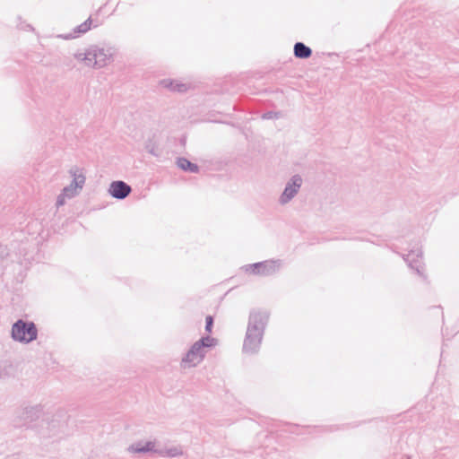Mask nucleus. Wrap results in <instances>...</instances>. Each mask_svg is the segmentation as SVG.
I'll return each mask as SVG.
<instances>
[{"mask_svg": "<svg viewBox=\"0 0 459 459\" xmlns=\"http://www.w3.org/2000/svg\"><path fill=\"white\" fill-rule=\"evenodd\" d=\"M303 185V178L300 175H292L285 183L284 188L278 197V204L281 206L289 204L299 193Z\"/></svg>", "mask_w": 459, "mask_h": 459, "instance_id": "nucleus-6", "label": "nucleus"}, {"mask_svg": "<svg viewBox=\"0 0 459 459\" xmlns=\"http://www.w3.org/2000/svg\"><path fill=\"white\" fill-rule=\"evenodd\" d=\"M69 183L64 186L56 196V206H64L67 201L74 199L83 191L87 181V170L84 167L74 164L68 168Z\"/></svg>", "mask_w": 459, "mask_h": 459, "instance_id": "nucleus-2", "label": "nucleus"}, {"mask_svg": "<svg viewBox=\"0 0 459 459\" xmlns=\"http://www.w3.org/2000/svg\"><path fill=\"white\" fill-rule=\"evenodd\" d=\"M177 164L180 169H182L183 170H186V171L194 172V171H196V169H197V167L195 165L192 164L189 160H187L186 159H183V158L178 159Z\"/></svg>", "mask_w": 459, "mask_h": 459, "instance_id": "nucleus-15", "label": "nucleus"}, {"mask_svg": "<svg viewBox=\"0 0 459 459\" xmlns=\"http://www.w3.org/2000/svg\"><path fill=\"white\" fill-rule=\"evenodd\" d=\"M282 264L280 260H267L252 264H247L242 267L247 274L267 276L278 272Z\"/></svg>", "mask_w": 459, "mask_h": 459, "instance_id": "nucleus-7", "label": "nucleus"}, {"mask_svg": "<svg viewBox=\"0 0 459 459\" xmlns=\"http://www.w3.org/2000/svg\"><path fill=\"white\" fill-rule=\"evenodd\" d=\"M421 251L420 250H412L407 255V262L409 265L415 269L419 273H422L423 266L421 264Z\"/></svg>", "mask_w": 459, "mask_h": 459, "instance_id": "nucleus-12", "label": "nucleus"}, {"mask_svg": "<svg viewBox=\"0 0 459 459\" xmlns=\"http://www.w3.org/2000/svg\"><path fill=\"white\" fill-rule=\"evenodd\" d=\"M158 455L167 458H178L185 455V450L178 445H169L164 447L160 445Z\"/></svg>", "mask_w": 459, "mask_h": 459, "instance_id": "nucleus-11", "label": "nucleus"}, {"mask_svg": "<svg viewBox=\"0 0 459 459\" xmlns=\"http://www.w3.org/2000/svg\"><path fill=\"white\" fill-rule=\"evenodd\" d=\"M3 378V370L2 368H0V380Z\"/></svg>", "mask_w": 459, "mask_h": 459, "instance_id": "nucleus-17", "label": "nucleus"}, {"mask_svg": "<svg viewBox=\"0 0 459 459\" xmlns=\"http://www.w3.org/2000/svg\"><path fill=\"white\" fill-rule=\"evenodd\" d=\"M39 331L32 321L18 319L10 329V337L14 342L27 345L36 341Z\"/></svg>", "mask_w": 459, "mask_h": 459, "instance_id": "nucleus-5", "label": "nucleus"}, {"mask_svg": "<svg viewBox=\"0 0 459 459\" xmlns=\"http://www.w3.org/2000/svg\"><path fill=\"white\" fill-rule=\"evenodd\" d=\"M205 323H206V325H205V330H206L207 332H209V333H210V332L212 331V324H213L212 317V316H208L206 317V319H205Z\"/></svg>", "mask_w": 459, "mask_h": 459, "instance_id": "nucleus-16", "label": "nucleus"}, {"mask_svg": "<svg viewBox=\"0 0 459 459\" xmlns=\"http://www.w3.org/2000/svg\"><path fill=\"white\" fill-rule=\"evenodd\" d=\"M218 340L209 335L204 336L192 344L181 360L183 368H192L199 366L205 358L206 349L215 347Z\"/></svg>", "mask_w": 459, "mask_h": 459, "instance_id": "nucleus-4", "label": "nucleus"}, {"mask_svg": "<svg viewBox=\"0 0 459 459\" xmlns=\"http://www.w3.org/2000/svg\"><path fill=\"white\" fill-rule=\"evenodd\" d=\"M267 320L268 314L265 311H253L250 314L243 344V351L246 353H254L258 350Z\"/></svg>", "mask_w": 459, "mask_h": 459, "instance_id": "nucleus-3", "label": "nucleus"}, {"mask_svg": "<svg viewBox=\"0 0 459 459\" xmlns=\"http://www.w3.org/2000/svg\"><path fill=\"white\" fill-rule=\"evenodd\" d=\"M91 29V20H87L79 26H77L72 32L65 34V35H58V38H61L63 39H72L79 37L80 34L87 32Z\"/></svg>", "mask_w": 459, "mask_h": 459, "instance_id": "nucleus-13", "label": "nucleus"}, {"mask_svg": "<svg viewBox=\"0 0 459 459\" xmlns=\"http://www.w3.org/2000/svg\"><path fill=\"white\" fill-rule=\"evenodd\" d=\"M116 49L110 46L92 45L78 49L74 59L85 67L101 69L109 65L115 58Z\"/></svg>", "mask_w": 459, "mask_h": 459, "instance_id": "nucleus-1", "label": "nucleus"}, {"mask_svg": "<svg viewBox=\"0 0 459 459\" xmlns=\"http://www.w3.org/2000/svg\"><path fill=\"white\" fill-rule=\"evenodd\" d=\"M311 53V49L301 42H298L294 46V55L298 58H307Z\"/></svg>", "mask_w": 459, "mask_h": 459, "instance_id": "nucleus-14", "label": "nucleus"}, {"mask_svg": "<svg viewBox=\"0 0 459 459\" xmlns=\"http://www.w3.org/2000/svg\"><path fill=\"white\" fill-rule=\"evenodd\" d=\"M131 191V186L121 180L111 182L108 189V193L116 199H125Z\"/></svg>", "mask_w": 459, "mask_h": 459, "instance_id": "nucleus-9", "label": "nucleus"}, {"mask_svg": "<svg viewBox=\"0 0 459 459\" xmlns=\"http://www.w3.org/2000/svg\"><path fill=\"white\" fill-rule=\"evenodd\" d=\"M129 454H155L160 452V442L156 438H143L130 444L127 447Z\"/></svg>", "mask_w": 459, "mask_h": 459, "instance_id": "nucleus-8", "label": "nucleus"}, {"mask_svg": "<svg viewBox=\"0 0 459 459\" xmlns=\"http://www.w3.org/2000/svg\"><path fill=\"white\" fill-rule=\"evenodd\" d=\"M145 151L152 156L159 157L161 154L160 135L152 134L144 141Z\"/></svg>", "mask_w": 459, "mask_h": 459, "instance_id": "nucleus-10", "label": "nucleus"}]
</instances>
